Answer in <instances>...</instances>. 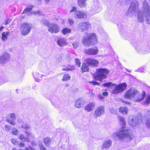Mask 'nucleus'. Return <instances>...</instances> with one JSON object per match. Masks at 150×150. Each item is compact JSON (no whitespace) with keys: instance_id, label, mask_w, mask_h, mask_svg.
I'll return each instance as SVG.
<instances>
[{"instance_id":"nucleus-27","label":"nucleus","mask_w":150,"mask_h":150,"mask_svg":"<svg viewBox=\"0 0 150 150\" xmlns=\"http://www.w3.org/2000/svg\"><path fill=\"white\" fill-rule=\"evenodd\" d=\"M26 134L25 137H26V141L28 142H29L30 141V137H32V134L29 132L25 131Z\"/></svg>"},{"instance_id":"nucleus-29","label":"nucleus","mask_w":150,"mask_h":150,"mask_svg":"<svg viewBox=\"0 0 150 150\" xmlns=\"http://www.w3.org/2000/svg\"><path fill=\"white\" fill-rule=\"evenodd\" d=\"M118 119L120 121V124L122 126H124L126 124V122L125 119L123 117L120 116H118Z\"/></svg>"},{"instance_id":"nucleus-13","label":"nucleus","mask_w":150,"mask_h":150,"mask_svg":"<svg viewBox=\"0 0 150 150\" xmlns=\"http://www.w3.org/2000/svg\"><path fill=\"white\" fill-rule=\"evenodd\" d=\"M101 9L102 8L99 4L96 1L92 6L91 11L92 13L94 14L100 12Z\"/></svg>"},{"instance_id":"nucleus-1","label":"nucleus","mask_w":150,"mask_h":150,"mask_svg":"<svg viewBox=\"0 0 150 150\" xmlns=\"http://www.w3.org/2000/svg\"><path fill=\"white\" fill-rule=\"evenodd\" d=\"M139 6L138 2L136 0H133L126 13L127 15L129 16L130 14L132 12L137 13L139 22H143L144 17L147 23L150 24V6L146 0L143 1L141 10L139 9Z\"/></svg>"},{"instance_id":"nucleus-18","label":"nucleus","mask_w":150,"mask_h":150,"mask_svg":"<svg viewBox=\"0 0 150 150\" xmlns=\"http://www.w3.org/2000/svg\"><path fill=\"white\" fill-rule=\"evenodd\" d=\"M85 103V101L81 98H79L75 100V106L78 108L82 107Z\"/></svg>"},{"instance_id":"nucleus-32","label":"nucleus","mask_w":150,"mask_h":150,"mask_svg":"<svg viewBox=\"0 0 150 150\" xmlns=\"http://www.w3.org/2000/svg\"><path fill=\"white\" fill-rule=\"evenodd\" d=\"M9 34V32H7L6 33L4 32L2 34V40L4 41L6 40L7 38V36Z\"/></svg>"},{"instance_id":"nucleus-57","label":"nucleus","mask_w":150,"mask_h":150,"mask_svg":"<svg viewBox=\"0 0 150 150\" xmlns=\"http://www.w3.org/2000/svg\"><path fill=\"white\" fill-rule=\"evenodd\" d=\"M58 60L59 62H61L62 60V57L61 56L59 57L58 58Z\"/></svg>"},{"instance_id":"nucleus-19","label":"nucleus","mask_w":150,"mask_h":150,"mask_svg":"<svg viewBox=\"0 0 150 150\" xmlns=\"http://www.w3.org/2000/svg\"><path fill=\"white\" fill-rule=\"evenodd\" d=\"M57 43L59 46L63 47L67 44L66 39L64 38H59L56 41Z\"/></svg>"},{"instance_id":"nucleus-36","label":"nucleus","mask_w":150,"mask_h":150,"mask_svg":"<svg viewBox=\"0 0 150 150\" xmlns=\"http://www.w3.org/2000/svg\"><path fill=\"white\" fill-rule=\"evenodd\" d=\"M21 127L22 128L25 129L26 130H28L30 128V126L26 124H23L22 125Z\"/></svg>"},{"instance_id":"nucleus-52","label":"nucleus","mask_w":150,"mask_h":150,"mask_svg":"<svg viewBox=\"0 0 150 150\" xmlns=\"http://www.w3.org/2000/svg\"><path fill=\"white\" fill-rule=\"evenodd\" d=\"M144 69V68L143 67H141L139 68V69H137V71H138L140 72H142L143 71Z\"/></svg>"},{"instance_id":"nucleus-4","label":"nucleus","mask_w":150,"mask_h":150,"mask_svg":"<svg viewBox=\"0 0 150 150\" xmlns=\"http://www.w3.org/2000/svg\"><path fill=\"white\" fill-rule=\"evenodd\" d=\"M132 43L137 52L140 54H145L150 52V47L145 46L142 42L135 40L132 41Z\"/></svg>"},{"instance_id":"nucleus-54","label":"nucleus","mask_w":150,"mask_h":150,"mask_svg":"<svg viewBox=\"0 0 150 150\" xmlns=\"http://www.w3.org/2000/svg\"><path fill=\"white\" fill-rule=\"evenodd\" d=\"M108 94V93L107 92L104 91L103 92L102 95L104 96H107Z\"/></svg>"},{"instance_id":"nucleus-6","label":"nucleus","mask_w":150,"mask_h":150,"mask_svg":"<svg viewBox=\"0 0 150 150\" xmlns=\"http://www.w3.org/2000/svg\"><path fill=\"white\" fill-rule=\"evenodd\" d=\"M110 72L109 71L106 69L100 68L96 70L95 79L100 81L105 79Z\"/></svg>"},{"instance_id":"nucleus-12","label":"nucleus","mask_w":150,"mask_h":150,"mask_svg":"<svg viewBox=\"0 0 150 150\" xmlns=\"http://www.w3.org/2000/svg\"><path fill=\"white\" fill-rule=\"evenodd\" d=\"M105 113L104 107L103 106H100L96 109L93 113V116L95 118H97L101 115H103Z\"/></svg>"},{"instance_id":"nucleus-63","label":"nucleus","mask_w":150,"mask_h":150,"mask_svg":"<svg viewBox=\"0 0 150 150\" xmlns=\"http://www.w3.org/2000/svg\"><path fill=\"white\" fill-rule=\"evenodd\" d=\"M3 27L0 28V31H1Z\"/></svg>"},{"instance_id":"nucleus-39","label":"nucleus","mask_w":150,"mask_h":150,"mask_svg":"<svg viewBox=\"0 0 150 150\" xmlns=\"http://www.w3.org/2000/svg\"><path fill=\"white\" fill-rule=\"evenodd\" d=\"M19 139L23 142H24L26 140V138L25 139L24 135L22 134H20Z\"/></svg>"},{"instance_id":"nucleus-40","label":"nucleus","mask_w":150,"mask_h":150,"mask_svg":"<svg viewBox=\"0 0 150 150\" xmlns=\"http://www.w3.org/2000/svg\"><path fill=\"white\" fill-rule=\"evenodd\" d=\"M11 21V20L9 18H6L4 22L5 23V25H6L7 24H8Z\"/></svg>"},{"instance_id":"nucleus-15","label":"nucleus","mask_w":150,"mask_h":150,"mask_svg":"<svg viewBox=\"0 0 150 150\" xmlns=\"http://www.w3.org/2000/svg\"><path fill=\"white\" fill-rule=\"evenodd\" d=\"M10 55L5 52L3 54L2 56L0 57V64H4L8 61L10 59Z\"/></svg>"},{"instance_id":"nucleus-64","label":"nucleus","mask_w":150,"mask_h":150,"mask_svg":"<svg viewBox=\"0 0 150 150\" xmlns=\"http://www.w3.org/2000/svg\"><path fill=\"white\" fill-rule=\"evenodd\" d=\"M12 150H16V149L15 148H13V149H12Z\"/></svg>"},{"instance_id":"nucleus-37","label":"nucleus","mask_w":150,"mask_h":150,"mask_svg":"<svg viewBox=\"0 0 150 150\" xmlns=\"http://www.w3.org/2000/svg\"><path fill=\"white\" fill-rule=\"evenodd\" d=\"M33 6H30L29 7H28L25 8L23 11L22 13H26L27 12H30L32 10Z\"/></svg>"},{"instance_id":"nucleus-51","label":"nucleus","mask_w":150,"mask_h":150,"mask_svg":"<svg viewBox=\"0 0 150 150\" xmlns=\"http://www.w3.org/2000/svg\"><path fill=\"white\" fill-rule=\"evenodd\" d=\"M68 21L71 25H72L73 24L74 21L71 19H68Z\"/></svg>"},{"instance_id":"nucleus-7","label":"nucleus","mask_w":150,"mask_h":150,"mask_svg":"<svg viewBox=\"0 0 150 150\" xmlns=\"http://www.w3.org/2000/svg\"><path fill=\"white\" fill-rule=\"evenodd\" d=\"M145 117V116L144 117V118L143 117L140 120V118L139 117L138 118L137 116L129 117V118L128 124L132 127H135L138 123L139 124H141L142 122H144L145 120H144V119Z\"/></svg>"},{"instance_id":"nucleus-34","label":"nucleus","mask_w":150,"mask_h":150,"mask_svg":"<svg viewBox=\"0 0 150 150\" xmlns=\"http://www.w3.org/2000/svg\"><path fill=\"white\" fill-rule=\"evenodd\" d=\"M150 102V96H147L146 100L142 102V104L144 105H147L149 104Z\"/></svg>"},{"instance_id":"nucleus-56","label":"nucleus","mask_w":150,"mask_h":150,"mask_svg":"<svg viewBox=\"0 0 150 150\" xmlns=\"http://www.w3.org/2000/svg\"><path fill=\"white\" fill-rule=\"evenodd\" d=\"M38 1H41L42 0H37ZM45 3L47 4L51 0H44Z\"/></svg>"},{"instance_id":"nucleus-58","label":"nucleus","mask_w":150,"mask_h":150,"mask_svg":"<svg viewBox=\"0 0 150 150\" xmlns=\"http://www.w3.org/2000/svg\"><path fill=\"white\" fill-rule=\"evenodd\" d=\"M19 146L21 147H23L24 146V144L23 143H22L20 142L19 143Z\"/></svg>"},{"instance_id":"nucleus-3","label":"nucleus","mask_w":150,"mask_h":150,"mask_svg":"<svg viewBox=\"0 0 150 150\" xmlns=\"http://www.w3.org/2000/svg\"><path fill=\"white\" fill-rule=\"evenodd\" d=\"M82 43L86 46L89 47L97 43V40L96 34L93 33H85L81 40Z\"/></svg>"},{"instance_id":"nucleus-42","label":"nucleus","mask_w":150,"mask_h":150,"mask_svg":"<svg viewBox=\"0 0 150 150\" xmlns=\"http://www.w3.org/2000/svg\"><path fill=\"white\" fill-rule=\"evenodd\" d=\"M39 146L41 150H46V149L44 147L41 143H39Z\"/></svg>"},{"instance_id":"nucleus-53","label":"nucleus","mask_w":150,"mask_h":150,"mask_svg":"<svg viewBox=\"0 0 150 150\" xmlns=\"http://www.w3.org/2000/svg\"><path fill=\"white\" fill-rule=\"evenodd\" d=\"M98 98L99 99L101 100H103V99H104V97L102 95L100 94H99Z\"/></svg>"},{"instance_id":"nucleus-28","label":"nucleus","mask_w":150,"mask_h":150,"mask_svg":"<svg viewBox=\"0 0 150 150\" xmlns=\"http://www.w3.org/2000/svg\"><path fill=\"white\" fill-rule=\"evenodd\" d=\"M81 69L83 72L87 71H88V68L86 63H83L82 64Z\"/></svg>"},{"instance_id":"nucleus-31","label":"nucleus","mask_w":150,"mask_h":150,"mask_svg":"<svg viewBox=\"0 0 150 150\" xmlns=\"http://www.w3.org/2000/svg\"><path fill=\"white\" fill-rule=\"evenodd\" d=\"M71 30L68 28H65L63 29L62 30V33L64 35L70 33Z\"/></svg>"},{"instance_id":"nucleus-47","label":"nucleus","mask_w":150,"mask_h":150,"mask_svg":"<svg viewBox=\"0 0 150 150\" xmlns=\"http://www.w3.org/2000/svg\"><path fill=\"white\" fill-rule=\"evenodd\" d=\"M4 127L5 129L7 131H9L11 128V127L10 126L8 125L7 124H5L4 125Z\"/></svg>"},{"instance_id":"nucleus-62","label":"nucleus","mask_w":150,"mask_h":150,"mask_svg":"<svg viewBox=\"0 0 150 150\" xmlns=\"http://www.w3.org/2000/svg\"><path fill=\"white\" fill-rule=\"evenodd\" d=\"M25 150H29V149L27 148H26L25 149Z\"/></svg>"},{"instance_id":"nucleus-30","label":"nucleus","mask_w":150,"mask_h":150,"mask_svg":"<svg viewBox=\"0 0 150 150\" xmlns=\"http://www.w3.org/2000/svg\"><path fill=\"white\" fill-rule=\"evenodd\" d=\"M65 59L67 62H70L73 59V57L71 54H67L65 56Z\"/></svg>"},{"instance_id":"nucleus-11","label":"nucleus","mask_w":150,"mask_h":150,"mask_svg":"<svg viewBox=\"0 0 150 150\" xmlns=\"http://www.w3.org/2000/svg\"><path fill=\"white\" fill-rule=\"evenodd\" d=\"M91 25L89 22H81L79 23L77 26V29L82 31H86L91 27Z\"/></svg>"},{"instance_id":"nucleus-41","label":"nucleus","mask_w":150,"mask_h":150,"mask_svg":"<svg viewBox=\"0 0 150 150\" xmlns=\"http://www.w3.org/2000/svg\"><path fill=\"white\" fill-rule=\"evenodd\" d=\"M79 45V43L77 42H75L72 44L73 47L75 49H76L78 46Z\"/></svg>"},{"instance_id":"nucleus-50","label":"nucleus","mask_w":150,"mask_h":150,"mask_svg":"<svg viewBox=\"0 0 150 150\" xmlns=\"http://www.w3.org/2000/svg\"><path fill=\"white\" fill-rule=\"evenodd\" d=\"M62 69L63 71L71 70L72 69V68H69V67L68 68L67 67H65L64 68H62Z\"/></svg>"},{"instance_id":"nucleus-23","label":"nucleus","mask_w":150,"mask_h":150,"mask_svg":"<svg viewBox=\"0 0 150 150\" xmlns=\"http://www.w3.org/2000/svg\"><path fill=\"white\" fill-rule=\"evenodd\" d=\"M128 109L127 107H122L119 109L120 112L125 115L127 114Z\"/></svg>"},{"instance_id":"nucleus-44","label":"nucleus","mask_w":150,"mask_h":150,"mask_svg":"<svg viewBox=\"0 0 150 150\" xmlns=\"http://www.w3.org/2000/svg\"><path fill=\"white\" fill-rule=\"evenodd\" d=\"M146 125L147 127H150V118L148 117L147 118V121L146 122Z\"/></svg>"},{"instance_id":"nucleus-22","label":"nucleus","mask_w":150,"mask_h":150,"mask_svg":"<svg viewBox=\"0 0 150 150\" xmlns=\"http://www.w3.org/2000/svg\"><path fill=\"white\" fill-rule=\"evenodd\" d=\"M10 117L12 119L11 120L8 119L7 120V121L11 125H16V123L14 121L16 119V117L14 113H12L10 114Z\"/></svg>"},{"instance_id":"nucleus-2","label":"nucleus","mask_w":150,"mask_h":150,"mask_svg":"<svg viewBox=\"0 0 150 150\" xmlns=\"http://www.w3.org/2000/svg\"><path fill=\"white\" fill-rule=\"evenodd\" d=\"M128 132V130L126 127H122L117 132L114 133L113 136L115 140L117 141H128L132 138Z\"/></svg>"},{"instance_id":"nucleus-43","label":"nucleus","mask_w":150,"mask_h":150,"mask_svg":"<svg viewBox=\"0 0 150 150\" xmlns=\"http://www.w3.org/2000/svg\"><path fill=\"white\" fill-rule=\"evenodd\" d=\"M18 130L14 128L12 129V133L14 135H18Z\"/></svg>"},{"instance_id":"nucleus-35","label":"nucleus","mask_w":150,"mask_h":150,"mask_svg":"<svg viewBox=\"0 0 150 150\" xmlns=\"http://www.w3.org/2000/svg\"><path fill=\"white\" fill-rule=\"evenodd\" d=\"M41 23L43 24L44 25H46L48 27V25H49V24H50L46 20L44 19H42L41 20Z\"/></svg>"},{"instance_id":"nucleus-8","label":"nucleus","mask_w":150,"mask_h":150,"mask_svg":"<svg viewBox=\"0 0 150 150\" xmlns=\"http://www.w3.org/2000/svg\"><path fill=\"white\" fill-rule=\"evenodd\" d=\"M76 8L73 6L70 11V13L75 12L74 15V17L79 19L86 18L87 17V14L86 11H76Z\"/></svg>"},{"instance_id":"nucleus-20","label":"nucleus","mask_w":150,"mask_h":150,"mask_svg":"<svg viewBox=\"0 0 150 150\" xmlns=\"http://www.w3.org/2000/svg\"><path fill=\"white\" fill-rule=\"evenodd\" d=\"M96 105L95 102H92L87 105L85 107L84 110L88 112H90L92 110Z\"/></svg>"},{"instance_id":"nucleus-24","label":"nucleus","mask_w":150,"mask_h":150,"mask_svg":"<svg viewBox=\"0 0 150 150\" xmlns=\"http://www.w3.org/2000/svg\"><path fill=\"white\" fill-rule=\"evenodd\" d=\"M146 94L145 92L144 91L141 95H139V94L138 96L136 95L138 97H137V99L136 100L139 101L142 100L145 97Z\"/></svg>"},{"instance_id":"nucleus-9","label":"nucleus","mask_w":150,"mask_h":150,"mask_svg":"<svg viewBox=\"0 0 150 150\" xmlns=\"http://www.w3.org/2000/svg\"><path fill=\"white\" fill-rule=\"evenodd\" d=\"M139 94L137 90L134 88H131L125 93L124 96L125 98L131 99Z\"/></svg>"},{"instance_id":"nucleus-26","label":"nucleus","mask_w":150,"mask_h":150,"mask_svg":"<svg viewBox=\"0 0 150 150\" xmlns=\"http://www.w3.org/2000/svg\"><path fill=\"white\" fill-rule=\"evenodd\" d=\"M43 142L47 146H48L50 144L51 140L49 137L45 138L43 139Z\"/></svg>"},{"instance_id":"nucleus-48","label":"nucleus","mask_w":150,"mask_h":150,"mask_svg":"<svg viewBox=\"0 0 150 150\" xmlns=\"http://www.w3.org/2000/svg\"><path fill=\"white\" fill-rule=\"evenodd\" d=\"M89 83H91L93 85H99L100 84L98 83L96 81H92L89 82Z\"/></svg>"},{"instance_id":"nucleus-21","label":"nucleus","mask_w":150,"mask_h":150,"mask_svg":"<svg viewBox=\"0 0 150 150\" xmlns=\"http://www.w3.org/2000/svg\"><path fill=\"white\" fill-rule=\"evenodd\" d=\"M112 141L110 139H107L104 140L103 143L102 149H108L112 144Z\"/></svg>"},{"instance_id":"nucleus-60","label":"nucleus","mask_w":150,"mask_h":150,"mask_svg":"<svg viewBox=\"0 0 150 150\" xmlns=\"http://www.w3.org/2000/svg\"><path fill=\"white\" fill-rule=\"evenodd\" d=\"M147 114H148L149 115H150V111L148 112H147Z\"/></svg>"},{"instance_id":"nucleus-25","label":"nucleus","mask_w":150,"mask_h":150,"mask_svg":"<svg viewBox=\"0 0 150 150\" xmlns=\"http://www.w3.org/2000/svg\"><path fill=\"white\" fill-rule=\"evenodd\" d=\"M86 0H77L78 4L81 8L83 7L86 5Z\"/></svg>"},{"instance_id":"nucleus-33","label":"nucleus","mask_w":150,"mask_h":150,"mask_svg":"<svg viewBox=\"0 0 150 150\" xmlns=\"http://www.w3.org/2000/svg\"><path fill=\"white\" fill-rule=\"evenodd\" d=\"M71 76L68 74H65L63 76L62 80L63 81H67L70 80Z\"/></svg>"},{"instance_id":"nucleus-46","label":"nucleus","mask_w":150,"mask_h":150,"mask_svg":"<svg viewBox=\"0 0 150 150\" xmlns=\"http://www.w3.org/2000/svg\"><path fill=\"white\" fill-rule=\"evenodd\" d=\"M75 62L76 64L79 67L81 65V62L78 59L76 58L75 59Z\"/></svg>"},{"instance_id":"nucleus-45","label":"nucleus","mask_w":150,"mask_h":150,"mask_svg":"<svg viewBox=\"0 0 150 150\" xmlns=\"http://www.w3.org/2000/svg\"><path fill=\"white\" fill-rule=\"evenodd\" d=\"M34 77L36 76L38 78H41L42 77V75H40L38 72H36L35 73V75H33Z\"/></svg>"},{"instance_id":"nucleus-16","label":"nucleus","mask_w":150,"mask_h":150,"mask_svg":"<svg viewBox=\"0 0 150 150\" xmlns=\"http://www.w3.org/2000/svg\"><path fill=\"white\" fill-rule=\"evenodd\" d=\"M49 28L48 30L51 33H57L59 31V28L58 26L56 24H51L48 25Z\"/></svg>"},{"instance_id":"nucleus-10","label":"nucleus","mask_w":150,"mask_h":150,"mask_svg":"<svg viewBox=\"0 0 150 150\" xmlns=\"http://www.w3.org/2000/svg\"><path fill=\"white\" fill-rule=\"evenodd\" d=\"M32 28L31 24L25 22L22 24L21 29L22 34L23 35H27L30 31Z\"/></svg>"},{"instance_id":"nucleus-5","label":"nucleus","mask_w":150,"mask_h":150,"mask_svg":"<svg viewBox=\"0 0 150 150\" xmlns=\"http://www.w3.org/2000/svg\"><path fill=\"white\" fill-rule=\"evenodd\" d=\"M102 86L104 87H111L113 86H115L114 89L112 91V93L113 94L118 93L123 91L126 88L127 86L126 84L125 83L117 85L111 82L102 84Z\"/></svg>"},{"instance_id":"nucleus-49","label":"nucleus","mask_w":150,"mask_h":150,"mask_svg":"<svg viewBox=\"0 0 150 150\" xmlns=\"http://www.w3.org/2000/svg\"><path fill=\"white\" fill-rule=\"evenodd\" d=\"M120 101L125 103L126 105H130L131 104V103H130L128 101H125L123 99H120Z\"/></svg>"},{"instance_id":"nucleus-14","label":"nucleus","mask_w":150,"mask_h":150,"mask_svg":"<svg viewBox=\"0 0 150 150\" xmlns=\"http://www.w3.org/2000/svg\"><path fill=\"white\" fill-rule=\"evenodd\" d=\"M86 54L89 55H93L97 54L98 52V48L96 47L85 50Z\"/></svg>"},{"instance_id":"nucleus-61","label":"nucleus","mask_w":150,"mask_h":150,"mask_svg":"<svg viewBox=\"0 0 150 150\" xmlns=\"http://www.w3.org/2000/svg\"><path fill=\"white\" fill-rule=\"evenodd\" d=\"M64 146L62 145L61 146V147H60V148H63V149H64Z\"/></svg>"},{"instance_id":"nucleus-55","label":"nucleus","mask_w":150,"mask_h":150,"mask_svg":"<svg viewBox=\"0 0 150 150\" xmlns=\"http://www.w3.org/2000/svg\"><path fill=\"white\" fill-rule=\"evenodd\" d=\"M88 94L91 97H93L95 95V94L91 92H89Z\"/></svg>"},{"instance_id":"nucleus-59","label":"nucleus","mask_w":150,"mask_h":150,"mask_svg":"<svg viewBox=\"0 0 150 150\" xmlns=\"http://www.w3.org/2000/svg\"><path fill=\"white\" fill-rule=\"evenodd\" d=\"M31 144L33 146H35L36 145L35 141H33L31 142Z\"/></svg>"},{"instance_id":"nucleus-38","label":"nucleus","mask_w":150,"mask_h":150,"mask_svg":"<svg viewBox=\"0 0 150 150\" xmlns=\"http://www.w3.org/2000/svg\"><path fill=\"white\" fill-rule=\"evenodd\" d=\"M11 142L15 145H18V142L16 139L12 138L11 139Z\"/></svg>"},{"instance_id":"nucleus-17","label":"nucleus","mask_w":150,"mask_h":150,"mask_svg":"<svg viewBox=\"0 0 150 150\" xmlns=\"http://www.w3.org/2000/svg\"><path fill=\"white\" fill-rule=\"evenodd\" d=\"M85 62L89 65L93 66H96L98 63V62L97 60L90 58L86 59Z\"/></svg>"}]
</instances>
